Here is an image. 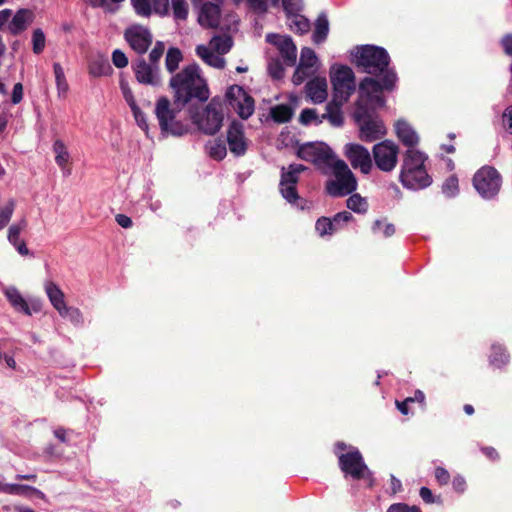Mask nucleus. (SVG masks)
Segmentation results:
<instances>
[{
	"mask_svg": "<svg viewBox=\"0 0 512 512\" xmlns=\"http://www.w3.org/2000/svg\"><path fill=\"white\" fill-rule=\"evenodd\" d=\"M170 86L175 93L174 104L178 109L186 105L192 98L206 101L209 90L205 80L200 76L199 66L188 65L170 80Z\"/></svg>",
	"mask_w": 512,
	"mask_h": 512,
	"instance_id": "nucleus-1",
	"label": "nucleus"
},
{
	"mask_svg": "<svg viewBox=\"0 0 512 512\" xmlns=\"http://www.w3.org/2000/svg\"><path fill=\"white\" fill-rule=\"evenodd\" d=\"M334 178L327 181V192L334 197H342L354 192L357 188V180L345 161L335 157L330 163L328 174Z\"/></svg>",
	"mask_w": 512,
	"mask_h": 512,
	"instance_id": "nucleus-2",
	"label": "nucleus"
},
{
	"mask_svg": "<svg viewBox=\"0 0 512 512\" xmlns=\"http://www.w3.org/2000/svg\"><path fill=\"white\" fill-rule=\"evenodd\" d=\"M396 82V74L392 71H386L380 83L378 80L366 77L364 78L359 86L360 99L364 106H371L372 108L381 107L384 105V99L381 96L383 89L390 90L394 87Z\"/></svg>",
	"mask_w": 512,
	"mask_h": 512,
	"instance_id": "nucleus-3",
	"label": "nucleus"
},
{
	"mask_svg": "<svg viewBox=\"0 0 512 512\" xmlns=\"http://www.w3.org/2000/svg\"><path fill=\"white\" fill-rule=\"evenodd\" d=\"M354 56L357 66L363 68L368 74H381L388 71L390 58L383 48L373 45L361 46L356 49Z\"/></svg>",
	"mask_w": 512,
	"mask_h": 512,
	"instance_id": "nucleus-4",
	"label": "nucleus"
},
{
	"mask_svg": "<svg viewBox=\"0 0 512 512\" xmlns=\"http://www.w3.org/2000/svg\"><path fill=\"white\" fill-rule=\"evenodd\" d=\"M233 41L228 35L214 36L209 45H198L196 47V54L207 65L222 69L225 67L226 61L222 55L228 53L232 48Z\"/></svg>",
	"mask_w": 512,
	"mask_h": 512,
	"instance_id": "nucleus-5",
	"label": "nucleus"
},
{
	"mask_svg": "<svg viewBox=\"0 0 512 512\" xmlns=\"http://www.w3.org/2000/svg\"><path fill=\"white\" fill-rule=\"evenodd\" d=\"M354 119L359 126V138L362 141L372 142L386 134L383 122L370 114L369 108L357 102Z\"/></svg>",
	"mask_w": 512,
	"mask_h": 512,
	"instance_id": "nucleus-6",
	"label": "nucleus"
},
{
	"mask_svg": "<svg viewBox=\"0 0 512 512\" xmlns=\"http://www.w3.org/2000/svg\"><path fill=\"white\" fill-rule=\"evenodd\" d=\"M297 156L313 163L322 174H328L329 165L336 157L332 149L323 142L302 144L297 150Z\"/></svg>",
	"mask_w": 512,
	"mask_h": 512,
	"instance_id": "nucleus-7",
	"label": "nucleus"
},
{
	"mask_svg": "<svg viewBox=\"0 0 512 512\" xmlns=\"http://www.w3.org/2000/svg\"><path fill=\"white\" fill-rule=\"evenodd\" d=\"M223 110L220 102L212 100L200 112L192 116L193 122L205 134L213 135L222 127Z\"/></svg>",
	"mask_w": 512,
	"mask_h": 512,
	"instance_id": "nucleus-8",
	"label": "nucleus"
},
{
	"mask_svg": "<svg viewBox=\"0 0 512 512\" xmlns=\"http://www.w3.org/2000/svg\"><path fill=\"white\" fill-rule=\"evenodd\" d=\"M473 184L482 197L489 199L499 192L501 176L495 168L484 166L475 173Z\"/></svg>",
	"mask_w": 512,
	"mask_h": 512,
	"instance_id": "nucleus-9",
	"label": "nucleus"
},
{
	"mask_svg": "<svg viewBox=\"0 0 512 512\" xmlns=\"http://www.w3.org/2000/svg\"><path fill=\"white\" fill-rule=\"evenodd\" d=\"M155 113L162 131L174 136H181L187 132V127L175 119V109L171 108L167 98L158 99Z\"/></svg>",
	"mask_w": 512,
	"mask_h": 512,
	"instance_id": "nucleus-10",
	"label": "nucleus"
},
{
	"mask_svg": "<svg viewBox=\"0 0 512 512\" xmlns=\"http://www.w3.org/2000/svg\"><path fill=\"white\" fill-rule=\"evenodd\" d=\"M373 158L378 169L383 172L392 171L398 162L399 147L390 140H384L374 145Z\"/></svg>",
	"mask_w": 512,
	"mask_h": 512,
	"instance_id": "nucleus-11",
	"label": "nucleus"
},
{
	"mask_svg": "<svg viewBox=\"0 0 512 512\" xmlns=\"http://www.w3.org/2000/svg\"><path fill=\"white\" fill-rule=\"evenodd\" d=\"M338 460L341 471L345 475H350L354 479L359 480L370 474L361 453L355 448L346 453L340 454L338 456Z\"/></svg>",
	"mask_w": 512,
	"mask_h": 512,
	"instance_id": "nucleus-12",
	"label": "nucleus"
},
{
	"mask_svg": "<svg viewBox=\"0 0 512 512\" xmlns=\"http://www.w3.org/2000/svg\"><path fill=\"white\" fill-rule=\"evenodd\" d=\"M230 106L242 119H248L254 112V99L238 85L229 87L226 92Z\"/></svg>",
	"mask_w": 512,
	"mask_h": 512,
	"instance_id": "nucleus-13",
	"label": "nucleus"
},
{
	"mask_svg": "<svg viewBox=\"0 0 512 512\" xmlns=\"http://www.w3.org/2000/svg\"><path fill=\"white\" fill-rule=\"evenodd\" d=\"M334 94L340 101H347L355 89L354 73L347 66H340L331 76Z\"/></svg>",
	"mask_w": 512,
	"mask_h": 512,
	"instance_id": "nucleus-14",
	"label": "nucleus"
},
{
	"mask_svg": "<svg viewBox=\"0 0 512 512\" xmlns=\"http://www.w3.org/2000/svg\"><path fill=\"white\" fill-rule=\"evenodd\" d=\"M124 38L137 54H144L153 41L151 31L142 25L133 24L124 31Z\"/></svg>",
	"mask_w": 512,
	"mask_h": 512,
	"instance_id": "nucleus-15",
	"label": "nucleus"
},
{
	"mask_svg": "<svg viewBox=\"0 0 512 512\" xmlns=\"http://www.w3.org/2000/svg\"><path fill=\"white\" fill-rule=\"evenodd\" d=\"M344 154L354 169H360L363 174H369L372 169V158L367 148L360 144L348 143Z\"/></svg>",
	"mask_w": 512,
	"mask_h": 512,
	"instance_id": "nucleus-16",
	"label": "nucleus"
},
{
	"mask_svg": "<svg viewBox=\"0 0 512 512\" xmlns=\"http://www.w3.org/2000/svg\"><path fill=\"white\" fill-rule=\"evenodd\" d=\"M266 40L277 48L287 66H293L296 63L297 48L290 36L268 34Z\"/></svg>",
	"mask_w": 512,
	"mask_h": 512,
	"instance_id": "nucleus-17",
	"label": "nucleus"
},
{
	"mask_svg": "<svg viewBox=\"0 0 512 512\" xmlns=\"http://www.w3.org/2000/svg\"><path fill=\"white\" fill-rule=\"evenodd\" d=\"M426 157L418 150L409 149L404 157L403 165L400 173V181L402 184H412L411 173L416 170H424V162Z\"/></svg>",
	"mask_w": 512,
	"mask_h": 512,
	"instance_id": "nucleus-18",
	"label": "nucleus"
},
{
	"mask_svg": "<svg viewBox=\"0 0 512 512\" xmlns=\"http://www.w3.org/2000/svg\"><path fill=\"white\" fill-rule=\"evenodd\" d=\"M227 142L230 151L236 156L243 155L247 150V140L244 136L243 124L233 121L227 131Z\"/></svg>",
	"mask_w": 512,
	"mask_h": 512,
	"instance_id": "nucleus-19",
	"label": "nucleus"
},
{
	"mask_svg": "<svg viewBox=\"0 0 512 512\" xmlns=\"http://www.w3.org/2000/svg\"><path fill=\"white\" fill-rule=\"evenodd\" d=\"M45 291L52 306L59 312V314L62 317H66L70 311L77 317L80 316V312L78 309H72L67 307L64 299V293L57 284H55L54 282L46 283Z\"/></svg>",
	"mask_w": 512,
	"mask_h": 512,
	"instance_id": "nucleus-20",
	"label": "nucleus"
},
{
	"mask_svg": "<svg viewBox=\"0 0 512 512\" xmlns=\"http://www.w3.org/2000/svg\"><path fill=\"white\" fill-rule=\"evenodd\" d=\"M352 219L350 212L343 211L337 213L333 219L321 217L316 221L315 229L320 236L331 235L340 228L341 223H346Z\"/></svg>",
	"mask_w": 512,
	"mask_h": 512,
	"instance_id": "nucleus-21",
	"label": "nucleus"
},
{
	"mask_svg": "<svg viewBox=\"0 0 512 512\" xmlns=\"http://www.w3.org/2000/svg\"><path fill=\"white\" fill-rule=\"evenodd\" d=\"M159 65H152L145 60H140L135 69L137 80L143 84L158 85L160 83Z\"/></svg>",
	"mask_w": 512,
	"mask_h": 512,
	"instance_id": "nucleus-22",
	"label": "nucleus"
},
{
	"mask_svg": "<svg viewBox=\"0 0 512 512\" xmlns=\"http://www.w3.org/2000/svg\"><path fill=\"white\" fill-rule=\"evenodd\" d=\"M4 294L7 297L10 304L16 309L17 311H21L26 315H31L32 311L39 312L40 311V304L39 303H32V308H30L27 301L23 298L19 290L14 286H9L4 289Z\"/></svg>",
	"mask_w": 512,
	"mask_h": 512,
	"instance_id": "nucleus-23",
	"label": "nucleus"
},
{
	"mask_svg": "<svg viewBox=\"0 0 512 512\" xmlns=\"http://www.w3.org/2000/svg\"><path fill=\"white\" fill-rule=\"evenodd\" d=\"M306 96L315 104L323 103L328 96L325 77H315L305 86Z\"/></svg>",
	"mask_w": 512,
	"mask_h": 512,
	"instance_id": "nucleus-24",
	"label": "nucleus"
},
{
	"mask_svg": "<svg viewBox=\"0 0 512 512\" xmlns=\"http://www.w3.org/2000/svg\"><path fill=\"white\" fill-rule=\"evenodd\" d=\"M220 20V6L219 3H204L198 21L201 26L207 28H216Z\"/></svg>",
	"mask_w": 512,
	"mask_h": 512,
	"instance_id": "nucleus-25",
	"label": "nucleus"
},
{
	"mask_svg": "<svg viewBox=\"0 0 512 512\" xmlns=\"http://www.w3.org/2000/svg\"><path fill=\"white\" fill-rule=\"evenodd\" d=\"M346 101L333 97L325 107L326 121L333 127L340 128L344 125V114L342 106Z\"/></svg>",
	"mask_w": 512,
	"mask_h": 512,
	"instance_id": "nucleus-26",
	"label": "nucleus"
},
{
	"mask_svg": "<svg viewBox=\"0 0 512 512\" xmlns=\"http://www.w3.org/2000/svg\"><path fill=\"white\" fill-rule=\"evenodd\" d=\"M395 129L398 138L405 146L414 147L419 143L418 134L408 122L399 120L395 125Z\"/></svg>",
	"mask_w": 512,
	"mask_h": 512,
	"instance_id": "nucleus-27",
	"label": "nucleus"
},
{
	"mask_svg": "<svg viewBox=\"0 0 512 512\" xmlns=\"http://www.w3.org/2000/svg\"><path fill=\"white\" fill-rule=\"evenodd\" d=\"M26 227V220L22 219L19 223L13 224L8 229V240L16 248L19 254L27 256L29 249L24 240L20 239L21 231Z\"/></svg>",
	"mask_w": 512,
	"mask_h": 512,
	"instance_id": "nucleus-28",
	"label": "nucleus"
},
{
	"mask_svg": "<svg viewBox=\"0 0 512 512\" xmlns=\"http://www.w3.org/2000/svg\"><path fill=\"white\" fill-rule=\"evenodd\" d=\"M33 18L34 14L31 10L21 9L14 15L9 23V30L13 34H18L32 23Z\"/></svg>",
	"mask_w": 512,
	"mask_h": 512,
	"instance_id": "nucleus-29",
	"label": "nucleus"
},
{
	"mask_svg": "<svg viewBox=\"0 0 512 512\" xmlns=\"http://www.w3.org/2000/svg\"><path fill=\"white\" fill-rule=\"evenodd\" d=\"M52 149L55 154L56 164L61 169H65L70 162V153L66 144L61 139H56L53 143Z\"/></svg>",
	"mask_w": 512,
	"mask_h": 512,
	"instance_id": "nucleus-30",
	"label": "nucleus"
},
{
	"mask_svg": "<svg viewBox=\"0 0 512 512\" xmlns=\"http://www.w3.org/2000/svg\"><path fill=\"white\" fill-rule=\"evenodd\" d=\"M328 32H329V22H328L327 16L324 13H322L317 17L316 22H315V29L313 32V41L316 44L323 42L326 39Z\"/></svg>",
	"mask_w": 512,
	"mask_h": 512,
	"instance_id": "nucleus-31",
	"label": "nucleus"
},
{
	"mask_svg": "<svg viewBox=\"0 0 512 512\" xmlns=\"http://www.w3.org/2000/svg\"><path fill=\"white\" fill-rule=\"evenodd\" d=\"M411 182L412 184H403V186L418 190L428 187L431 184V178L427 174L426 169L424 170H416L414 173H411Z\"/></svg>",
	"mask_w": 512,
	"mask_h": 512,
	"instance_id": "nucleus-32",
	"label": "nucleus"
},
{
	"mask_svg": "<svg viewBox=\"0 0 512 512\" xmlns=\"http://www.w3.org/2000/svg\"><path fill=\"white\" fill-rule=\"evenodd\" d=\"M306 169L302 164H291L288 169L282 168L281 181L280 184L286 185L294 184L298 182V175Z\"/></svg>",
	"mask_w": 512,
	"mask_h": 512,
	"instance_id": "nucleus-33",
	"label": "nucleus"
},
{
	"mask_svg": "<svg viewBox=\"0 0 512 512\" xmlns=\"http://www.w3.org/2000/svg\"><path fill=\"white\" fill-rule=\"evenodd\" d=\"M292 115V108L287 104L276 105L270 109V116L277 123L288 122Z\"/></svg>",
	"mask_w": 512,
	"mask_h": 512,
	"instance_id": "nucleus-34",
	"label": "nucleus"
},
{
	"mask_svg": "<svg viewBox=\"0 0 512 512\" xmlns=\"http://www.w3.org/2000/svg\"><path fill=\"white\" fill-rule=\"evenodd\" d=\"M53 70L55 75L58 97L65 98L69 90V85L66 81L63 68L59 63H54Z\"/></svg>",
	"mask_w": 512,
	"mask_h": 512,
	"instance_id": "nucleus-35",
	"label": "nucleus"
},
{
	"mask_svg": "<svg viewBox=\"0 0 512 512\" xmlns=\"http://www.w3.org/2000/svg\"><path fill=\"white\" fill-rule=\"evenodd\" d=\"M288 25L293 32L299 34L307 33L310 29L308 19L299 13L288 16Z\"/></svg>",
	"mask_w": 512,
	"mask_h": 512,
	"instance_id": "nucleus-36",
	"label": "nucleus"
},
{
	"mask_svg": "<svg viewBox=\"0 0 512 512\" xmlns=\"http://www.w3.org/2000/svg\"><path fill=\"white\" fill-rule=\"evenodd\" d=\"M206 149L209 156L215 160H222L227 154L225 144L218 139L209 141L206 145Z\"/></svg>",
	"mask_w": 512,
	"mask_h": 512,
	"instance_id": "nucleus-37",
	"label": "nucleus"
},
{
	"mask_svg": "<svg viewBox=\"0 0 512 512\" xmlns=\"http://www.w3.org/2000/svg\"><path fill=\"white\" fill-rule=\"evenodd\" d=\"M182 58L180 49L175 47L169 48L165 58L166 69L173 73L178 68Z\"/></svg>",
	"mask_w": 512,
	"mask_h": 512,
	"instance_id": "nucleus-38",
	"label": "nucleus"
},
{
	"mask_svg": "<svg viewBox=\"0 0 512 512\" xmlns=\"http://www.w3.org/2000/svg\"><path fill=\"white\" fill-rule=\"evenodd\" d=\"M316 64L317 57L315 52L311 48H303L301 50L299 66L314 72L313 68L316 66Z\"/></svg>",
	"mask_w": 512,
	"mask_h": 512,
	"instance_id": "nucleus-39",
	"label": "nucleus"
},
{
	"mask_svg": "<svg viewBox=\"0 0 512 512\" xmlns=\"http://www.w3.org/2000/svg\"><path fill=\"white\" fill-rule=\"evenodd\" d=\"M27 492L33 493L40 499H45L44 493L32 486L20 485V484H9L8 485L7 494L26 495Z\"/></svg>",
	"mask_w": 512,
	"mask_h": 512,
	"instance_id": "nucleus-40",
	"label": "nucleus"
},
{
	"mask_svg": "<svg viewBox=\"0 0 512 512\" xmlns=\"http://www.w3.org/2000/svg\"><path fill=\"white\" fill-rule=\"evenodd\" d=\"M15 206V200L9 199L4 206L0 207V230L6 227L11 220Z\"/></svg>",
	"mask_w": 512,
	"mask_h": 512,
	"instance_id": "nucleus-41",
	"label": "nucleus"
},
{
	"mask_svg": "<svg viewBox=\"0 0 512 512\" xmlns=\"http://www.w3.org/2000/svg\"><path fill=\"white\" fill-rule=\"evenodd\" d=\"M347 207L357 213H363L367 210V202L359 194H353L347 199Z\"/></svg>",
	"mask_w": 512,
	"mask_h": 512,
	"instance_id": "nucleus-42",
	"label": "nucleus"
},
{
	"mask_svg": "<svg viewBox=\"0 0 512 512\" xmlns=\"http://www.w3.org/2000/svg\"><path fill=\"white\" fill-rule=\"evenodd\" d=\"M299 121L303 125H309L311 123H314L316 125L321 124V120L319 118L317 110L311 108H306L301 111Z\"/></svg>",
	"mask_w": 512,
	"mask_h": 512,
	"instance_id": "nucleus-43",
	"label": "nucleus"
},
{
	"mask_svg": "<svg viewBox=\"0 0 512 512\" xmlns=\"http://www.w3.org/2000/svg\"><path fill=\"white\" fill-rule=\"evenodd\" d=\"M372 231L374 234L382 233L384 237H390L395 233V227L392 223H386L382 220H376L373 223Z\"/></svg>",
	"mask_w": 512,
	"mask_h": 512,
	"instance_id": "nucleus-44",
	"label": "nucleus"
},
{
	"mask_svg": "<svg viewBox=\"0 0 512 512\" xmlns=\"http://www.w3.org/2000/svg\"><path fill=\"white\" fill-rule=\"evenodd\" d=\"M173 14L176 19L185 20L188 16V4L186 0H171Z\"/></svg>",
	"mask_w": 512,
	"mask_h": 512,
	"instance_id": "nucleus-45",
	"label": "nucleus"
},
{
	"mask_svg": "<svg viewBox=\"0 0 512 512\" xmlns=\"http://www.w3.org/2000/svg\"><path fill=\"white\" fill-rule=\"evenodd\" d=\"M279 0H247V4L250 9L258 13H264L267 11L268 6L276 5Z\"/></svg>",
	"mask_w": 512,
	"mask_h": 512,
	"instance_id": "nucleus-46",
	"label": "nucleus"
},
{
	"mask_svg": "<svg viewBox=\"0 0 512 512\" xmlns=\"http://www.w3.org/2000/svg\"><path fill=\"white\" fill-rule=\"evenodd\" d=\"M45 35L41 29H35L32 35L33 52L41 53L45 48Z\"/></svg>",
	"mask_w": 512,
	"mask_h": 512,
	"instance_id": "nucleus-47",
	"label": "nucleus"
},
{
	"mask_svg": "<svg viewBox=\"0 0 512 512\" xmlns=\"http://www.w3.org/2000/svg\"><path fill=\"white\" fill-rule=\"evenodd\" d=\"M442 191L448 197L455 196L459 191L458 179L455 176L448 177L442 186Z\"/></svg>",
	"mask_w": 512,
	"mask_h": 512,
	"instance_id": "nucleus-48",
	"label": "nucleus"
},
{
	"mask_svg": "<svg viewBox=\"0 0 512 512\" xmlns=\"http://www.w3.org/2000/svg\"><path fill=\"white\" fill-rule=\"evenodd\" d=\"M136 13L143 17L151 15V2L149 0H131Z\"/></svg>",
	"mask_w": 512,
	"mask_h": 512,
	"instance_id": "nucleus-49",
	"label": "nucleus"
},
{
	"mask_svg": "<svg viewBox=\"0 0 512 512\" xmlns=\"http://www.w3.org/2000/svg\"><path fill=\"white\" fill-rule=\"evenodd\" d=\"M282 6L288 16L299 13L302 9L301 0H282Z\"/></svg>",
	"mask_w": 512,
	"mask_h": 512,
	"instance_id": "nucleus-50",
	"label": "nucleus"
},
{
	"mask_svg": "<svg viewBox=\"0 0 512 512\" xmlns=\"http://www.w3.org/2000/svg\"><path fill=\"white\" fill-rule=\"evenodd\" d=\"M280 190L282 196L290 203L295 202L298 199V193L296 191V185L294 184H280Z\"/></svg>",
	"mask_w": 512,
	"mask_h": 512,
	"instance_id": "nucleus-51",
	"label": "nucleus"
},
{
	"mask_svg": "<svg viewBox=\"0 0 512 512\" xmlns=\"http://www.w3.org/2000/svg\"><path fill=\"white\" fill-rule=\"evenodd\" d=\"M164 50H165L164 43L161 41H157L155 43L154 48L151 50V52L149 54L150 64L159 65L158 63H159V60L161 59V57L163 56Z\"/></svg>",
	"mask_w": 512,
	"mask_h": 512,
	"instance_id": "nucleus-52",
	"label": "nucleus"
},
{
	"mask_svg": "<svg viewBox=\"0 0 512 512\" xmlns=\"http://www.w3.org/2000/svg\"><path fill=\"white\" fill-rule=\"evenodd\" d=\"M268 72L274 79H281L284 75V68L279 60H271L268 64Z\"/></svg>",
	"mask_w": 512,
	"mask_h": 512,
	"instance_id": "nucleus-53",
	"label": "nucleus"
},
{
	"mask_svg": "<svg viewBox=\"0 0 512 512\" xmlns=\"http://www.w3.org/2000/svg\"><path fill=\"white\" fill-rule=\"evenodd\" d=\"M151 9L161 16L169 12V0H151Z\"/></svg>",
	"mask_w": 512,
	"mask_h": 512,
	"instance_id": "nucleus-54",
	"label": "nucleus"
},
{
	"mask_svg": "<svg viewBox=\"0 0 512 512\" xmlns=\"http://www.w3.org/2000/svg\"><path fill=\"white\" fill-rule=\"evenodd\" d=\"M110 65L107 62H93L90 64L89 72L91 75L98 77L107 73Z\"/></svg>",
	"mask_w": 512,
	"mask_h": 512,
	"instance_id": "nucleus-55",
	"label": "nucleus"
},
{
	"mask_svg": "<svg viewBox=\"0 0 512 512\" xmlns=\"http://www.w3.org/2000/svg\"><path fill=\"white\" fill-rule=\"evenodd\" d=\"M120 89L122 91L123 97L130 106V108L136 106V101L134 99L132 90L129 87V84L125 80L120 81Z\"/></svg>",
	"mask_w": 512,
	"mask_h": 512,
	"instance_id": "nucleus-56",
	"label": "nucleus"
},
{
	"mask_svg": "<svg viewBox=\"0 0 512 512\" xmlns=\"http://www.w3.org/2000/svg\"><path fill=\"white\" fill-rule=\"evenodd\" d=\"M313 71H310L306 68H303L298 65L296 71L293 74L292 81L295 85L302 84L311 74Z\"/></svg>",
	"mask_w": 512,
	"mask_h": 512,
	"instance_id": "nucleus-57",
	"label": "nucleus"
},
{
	"mask_svg": "<svg viewBox=\"0 0 512 512\" xmlns=\"http://www.w3.org/2000/svg\"><path fill=\"white\" fill-rule=\"evenodd\" d=\"M112 61H113V64L118 68H124L128 64V59H127L126 55L120 50H115L113 52Z\"/></svg>",
	"mask_w": 512,
	"mask_h": 512,
	"instance_id": "nucleus-58",
	"label": "nucleus"
},
{
	"mask_svg": "<svg viewBox=\"0 0 512 512\" xmlns=\"http://www.w3.org/2000/svg\"><path fill=\"white\" fill-rule=\"evenodd\" d=\"M131 110L139 127H141L143 130H146L148 128V125L144 113L140 110V108L137 105L132 107Z\"/></svg>",
	"mask_w": 512,
	"mask_h": 512,
	"instance_id": "nucleus-59",
	"label": "nucleus"
},
{
	"mask_svg": "<svg viewBox=\"0 0 512 512\" xmlns=\"http://www.w3.org/2000/svg\"><path fill=\"white\" fill-rule=\"evenodd\" d=\"M435 478L440 485H446L450 481V474L445 468L437 467L435 469Z\"/></svg>",
	"mask_w": 512,
	"mask_h": 512,
	"instance_id": "nucleus-60",
	"label": "nucleus"
},
{
	"mask_svg": "<svg viewBox=\"0 0 512 512\" xmlns=\"http://www.w3.org/2000/svg\"><path fill=\"white\" fill-rule=\"evenodd\" d=\"M415 506H408L405 503H395L389 506L387 512H412Z\"/></svg>",
	"mask_w": 512,
	"mask_h": 512,
	"instance_id": "nucleus-61",
	"label": "nucleus"
},
{
	"mask_svg": "<svg viewBox=\"0 0 512 512\" xmlns=\"http://www.w3.org/2000/svg\"><path fill=\"white\" fill-rule=\"evenodd\" d=\"M22 96H23V87H22V84L21 83H16L13 87V92H12V102L14 104H17L19 103L21 100H22Z\"/></svg>",
	"mask_w": 512,
	"mask_h": 512,
	"instance_id": "nucleus-62",
	"label": "nucleus"
},
{
	"mask_svg": "<svg viewBox=\"0 0 512 512\" xmlns=\"http://www.w3.org/2000/svg\"><path fill=\"white\" fill-rule=\"evenodd\" d=\"M419 494H420V497L422 498V500L425 503H428V504L434 503L435 499H434V496L432 494V491L429 488L422 487L420 489Z\"/></svg>",
	"mask_w": 512,
	"mask_h": 512,
	"instance_id": "nucleus-63",
	"label": "nucleus"
},
{
	"mask_svg": "<svg viewBox=\"0 0 512 512\" xmlns=\"http://www.w3.org/2000/svg\"><path fill=\"white\" fill-rule=\"evenodd\" d=\"M501 43L505 53L512 56V35L504 36Z\"/></svg>",
	"mask_w": 512,
	"mask_h": 512,
	"instance_id": "nucleus-64",
	"label": "nucleus"
}]
</instances>
